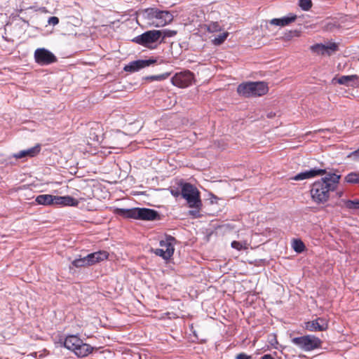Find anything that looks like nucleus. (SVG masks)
Masks as SVG:
<instances>
[{"label": "nucleus", "mask_w": 359, "mask_h": 359, "mask_svg": "<svg viewBox=\"0 0 359 359\" xmlns=\"http://www.w3.org/2000/svg\"><path fill=\"white\" fill-rule=\"evenodd\" d=\"M305 327L311 332L324 331L327 329L328 323L326 319L318 318L314 320L306 323Z\"/></svg>", "instance_id": "obj_12"}, {"label": "nucleus", "mask_w": 359, "mask_h": 359, "mask_svg": "<svg viewBox=\"0 0 359 359\" xmlns=\"http://www.w3.org/2000/svg\"><path fill=\"white\" fill-rule=\"evenodd\" d=\"M48 22L49 25H56L59 23V19L57 17L53 16L48 19Z\"/></svg>", "instance_id": "obj_35"}, {"label": "nucleus", "mask_w": 359, "mask_h": 359, "mask_svg": "<svg viewBox=\"0 0 359 359\" xmlns=\"http://www.w3.org/2000/svg\"><path fill=\"white\" fill-rule=\"evenodd\" d=\"M175 239L172 236H167L164 240L160 241V248L151 251L156 255L161 257L163 259H169L174 253Z\"/></svg>", "instance_id": "obj_7"}, {"label": "nucleus", "mask_w": 359, "mask_h": 359, "mask_svg": "<svg viewBox=\"0 0 359 359\" xmlns=\"http://www.w3.org/2000/svg\"><path fill=\"white\" fill-rule=\"evenodd\" d=\"M108 252L106 251H98L88 254L86 257L90 266L105 260L108 258Z\"/></svg>", "instance_id": "obj_17"}, {"label": "nucleus", "mask_w": 359, "mask_h": 359, "mask_svg": "<svg viewBox=\"0 0 359 359\" xmlns=\"http://www.w3.org/2000/svg\"><path fill=\"white\" fill-rule=\"evenodd\" d=\"M347 158H352L354 161H359V149L350 153Z\"/></svg>", "instance_id": "obj_34"}, {"label": "nucleus", "mask_w": 359, "mask_h": 359, "mask_svg": "<svg viewBox=\"0 0 359 359\" xmlns=\"http://www.w3.org/2000/svg\"><path fill=\"white\" fill-rule=\"evenodd\" d=\"M359 76L358 75L341 76L337 79V82L341 85L347 86L359 87Z\"/></svg>", "instance_id": "obj_15"}, {"label": "nucleus", "mask_w": 359, "mask_h": 359, "mask_svg": "<svg viewBox=\"0 0 359 359\" xmlns=\"http://www.w3.org/2000/svg\"><path fill=\"white\" fill-rule=\"evenodd\" d=\"M293 248L296 252H301L304 249V245L301 241H294Z\"/></svg>", "instance_id": "obj_31"}, {"label": "nucleus", "mask_w": 359, "mask_h": 359, "mask_svg": "<svg viewBox=\"0 0 359 359\" xmlns=\"http://www.w3.org/2000/svg\"><path fill=\"white\" fill-rule=\"evenodd\" d=\"M229 36V32H224L222 34L218 35L212 40V43L215 46H219L222 44Z\"/></svg>", "instance_id": "obj_27"}, {"label": "nucleus", "mask_w": 359, "mask_h": 359, "mask_svg": "<svg viewBox=\"0 0 359 359\" xmlns=\"http://www.w3.org/2000/svg\"><path fill=\"white\" fill-rule=\"evenodd\" d=\"M290 34H292V36L299 37L300 36V32L297 30H294L290 32Z\"/></svg>", "instance_id": "obj_37"}, {"label": "nucleus", "mask_w": 359, "mask_h": 359, "mask_svg": "<svg viewBox=\"0 0 359 359\" xmlns=\"http://www.w3.org/2000/svg\"><path fill=\"white\" fill-rule=\"evenodd\" d=\"M171 193L174 196H177L179 195V193L177 191H172Z\"/></svg>", "instance_id": "obj_39"}, {"label": "nucleus", "mask_w": 359, "mask_h": 359, "mask_svg": "<svg viewBox=\"0 0 359 359\" xmlns=\"http://www.w3.org/2000/svg\"><path fill=\"white\" fill-rule=\"evenodd\" d=\"M72 264L76 268L90 266L86 256L83 257H80L79 258L74 259L72 261Z\"/></svg>", "instance_id": "obj_24"}, {"label": "nucleus", "mask_w": 359, "mask_h": 359, "mask_svg": "<svg viewBox=\"0 0 359 359\" xmlns=\"http://www.w3.org/2000/svg\"><path fill=\"white\" fill-rule=\"evenodd\" d=\"M156 62V60L155 59H149V60H138L133 62H131L129 65L125 66L124 70L126 72H136L142 68L149 67L151 65H153Z\"/></svg>", "instance_id": "obj_11"}, {"label": "nucleus", "mask_w": 359, "mask_h": 359, "mask_svg": "<svg viewBox=\"0 0 359 359\" xmlns=\"http://www.w3.org/2000/svg\"><path fill=\"white\" fill-rule=\"evenodd\" d=\"M116 212L123 217L138 219L139 208L131 209H117Z\"/></svg>", "instance_id": "obj_22"}, {"label": "nucleus", "mask_w": 359, "mask_h": 359, "mask_svg": "<svg viewBox=\"0 0 359 359\" xmlns=\"http://www.w3.org/2000/svg\"><path fill=\"white\" fill-rule=\"evenodd\" d=\"M206 29L208 32L214 33L222 31V27L217 22H211L205 25Z\"/></svg>", "instance_id": "obj_26"}, {"label": "nucleus", "mask_w": 359, "mask_h": 359, "mask_svg": "<svg viewBox=\"0 0 359 359\" xmlns=\"http://www.w3.org/2000/svg\"><path fill=\"white\" fill-rule=\"evenodd\" d=\"M81 344V339L76 335H70L66 337L64 341V346L69 350L75 351Z\"/></svg>", "instance_id": "obj_18"}, {"label": "nucleus", "mask_w": 359, "mask_h": 359, "mask_svg": "<svg viewBox=\"0 0 359 359\" xmlns=\"http://www.w3.org/2000/svg\"><path fill=\"white\" fill-rule=\"evenodd\" d=\"M144 15L149 23L156 27H163L170 23L173 20V16L170 12L160 11L154 8L146 9Z\"/></svg>", "instance_id": "obj_4"}, {"label": "nucleus", "mask_w": 359, "mask_h": 359, "mask_svg": "<svg viewBox=\"0 0 359 359\" xmlns=\"http://www.w3.org/2000/svg\"><path fill=\"white\" fill-rule=\"evenodd\" d=\"M93 350V348L88 344H85L81 340V344L76 348L74 352L78 357H86Z\"/></svg>", "instance_id": "obj_23"}, {"label": "nucleus", "mask_w": 359, "mask_h": 359, "mask_svg": "<svg viewBox=\"0 0 359 359\" xmlns=\"http://www.w3.org/2000/svg\"><path fill=\"white\" fill-rule=\"evenodd\" d=\"M345 181L350 184L359 183V173L358 172H350L345 177Z\"/></svg>", "instance_id": "obj_25"}, {"label": "nucleus", "mask_w": 359, "mask_h": 359, "mask_svg": "<svg viewBox=\"0 0 359 359\" xmlns=\"http://www.w3.org/2000/svg\"><path fill=\"white\" fill-rule=\"evenodd\" d=\"M292 342L306 351L319 348L322 344L321 340L313 335L294 337L292 339Z\"/></svg>", "instance_id": "obj_6"}, {"label": "nucleus", "mask_w": 359, "mask_h": 359, "mask_svg": "<svg viewBox=\"0 0 359 359\" xmlns=\"http://www.w3.org/2000/svg\"><path fill=\"white\" fill-rule=\"evenodd\" d=\"M158 213L156 210L149 208H139L138 219L154 220L156 219Z\"/></svg>", "instance_id": "obj_20"}, {"label": "nucleus", "mask_w": 359, "mask_h": 359, "mask_svg": "<svg viewBox=\"0 0 359 359\" xmlns=\"http://www.w3.org/2000/svg\"><path fill=\"white\" fill-rule=\"evenodd\" d=\"M41 151V146L40 144H36V146L29 148L26 150H22L19 151L18 153L15 154L14 156L16 158H22L24 157H34L36 156Z\"/></svg>", "instance_id": "obj_19"}, {"label": "nucleus", "mask_w": 359, "mask_h": 359, "mask_svg": "<svg viewBox=\"0 0 359 359\" xmlns=\"http://www.w3.org/2000/svg\"><path fill=\"white\" fill-rule=\"evenodd\" d=\"M299 6L303 11H309L312 7V1H299Z\"/></svg>", "instance_id": "obj_33"}, {"label": "nucleus", "mask_w": 359, "mask_h": 359, "mask_svg": "<svg viewBox=\"0 0 359 359\" xmlns=\"http://www.w3.org/2000/svg\"><path fill=\"white\" fill-rule=\"evenodd\" d=\"M261 359H273V358L269 355V354H266L264 355H263Z\"/></svg>", "instance_id": "obj_38"}, {"label": "nucleus", "mask_w": 359, "mask_h": 359, "mask_svg": "<svg viewBox=\"0 0 359 359\" xmlns=\"http://www.w3.org/2000/svg\"><path fill=\"white\" fill-rule=\"evenodd\" d=\"M297 18V15L290 13L288 15L283 16L280 18H273L269 21V23L272 25L285 27L291 23L294 22Z\"/></svg>", "instance_id": "obj_14"}, {"label": "nucleus", "mask_w": 359, "mask_h": 359, "mask_svg": "<svg viewBox=\"0 0 359 359\" xmlns=\"http://www.w3.org/2000/svg\"><path fill=\"white\" fill-rule=\"evenodd\" d=\"M326 170L324 169H311L310 170H306L304 172H302L297 175H296L294 177H292V180L295 181H300L304 180L306 179H311L313 177H315L318 175H323L325 174Z\"/></svg>", "instance_id": "obj_13"}, {"label": "nucleus", "mask_w": 359, "mask_h": 359, "mask_svg": "<svg viewBox=\"0 0 359 359\" xmlns=\"http://www.w3.org/2000/svg\"><path fill=\"white\" fill-rule=\"evenodd\" d=\"M160 34L158 30H149L137 36L132 41L139 45L153 49L156 48L154 44L160 39Z\"/></svg>", "instance_id": "obj_5"}, {"label": "nucleus", "mask_w": 359, "mask_h": 359, "mask_svg": "<svg viewBox=\"0 0 359 359\" xmlns=\"http://www.w3.org/2000/svg\"><path fill=\"white\" fill-rule=\"evenodd\" d=\"M268 91V84L264 81L245 82L238 85L237 88V93L245 97L262 96Z\"/></svg>", "instance_id": "obj_3"}, {"label": "nucleus", "mask_w": 359, "mask_h": 359, "mask_svg": "<svg viewBox=\"0 0 359 359\" xmlns=\"http://www.w3.org/2000/svg\"><path fill=\"white\" fill-rule=\"evenodd\" d=\"M160 34V37L162 36L163 39L167 37H172L175 35H176L177 32L175 30H170V29H163V30H158Z\"/></svg>", "instance_id": "obj_28"}, {"label": "nucleus", "mask_w": 359, "mask_h": 359, "mask_svg": "<svg viewBox=\"0 0 359 359\" xmlns=\"http://www.w3.org/2000/svg\"><path fill=\"white\" fill-rule=\"evenodd\" d=\"M339 49L338 43L335 42H328L326 44L316 43L310 47L312 53L320 55H331Z\"/></svg>", "instance_id": "obj_10"}, {"label": "nucleus", "mask_w": 359, "mask_h": 359, "mask_svg": "<svg viewBox=\"0 0 359 359\" xmlns=\"http://www.w3.org/2000/svg\"><path fill=\"white\" fill-rule=\"evenodd\" d=\"M34 56L35 62L40 65H48L57 61L56 56L44 48H37Z\"/></svg>", "instance_id": "obj_9"}, {"label": "nucleus", "mask_w": 359, "mask_h": 359, "mask_svg": "<svg viewBox=\"0 0 359 359\" xmlns=\"http://www.w3.org/2000/svg\"><path fill=\"white\" fill-rule=\"evenodd\" d=\"M181 196L191 208L188 215L192 218H199L201 216L203 203L198 189L190 183H184L182 184Z\"/></svg>", "instance_id": "obj_2"}, {"label": "nucleus", "mask_w": 359, "mask_h": 359, "mask_svg": "<svg viewBox=\"0 0 359 359\" xmlns=\"http://www.w3.org/2000/svg\"><path fill=\"white\" fill-rule=\"evenodd\" d=\"M55 196L51 194H41L36 197L35 201L39 205L50 206L55 205Z\"/></svg>", "instance_id": "obj_21"}, {"label": "nucleus", "mask_w": 359, "mask_h": 359, "mask_svg": "<svg viewBox=\"0 0 359 359\" xmlns=\"http://www.w3.org/2000/svg\"><path fill=\"white\" fill-rule=\"evenodd\" d=\"M236 359H251V356L248 355L247 354H245L244 353H241L238 354L236 356Z\"/></svg>", "instance_id": "obj_36"}, {"label": "nucleus", "mask_w": 359, "mask_h": 359, "mask_svg": "<svg viewBox=\"0 0 359 359\" xmlns=\"http://www.w3.org/2000/svg\"><path fill=\"white\" fill-rule=\"evenodd\" d=\"M340 175L332 173L315 182L310 191L312 200L317 203L328 201L330 192L337 189Z\"/></svg>", "instance_id": "obj_1"}, {"label": "nucleus", "mask_w": 359, "mask_h": 359, "mask_svg": "<svg viewBox=\"0 0 359 359\" xmlns=\"http://www.w3.org/2000/svg\"><path fill=\"white\" fill-rule=\"evenodd\" d=\"M231 247L238 250H241L243 249L245 250L248 248V244L246 242L241 243L234 241L231 243Z\"/></svg>", "instance_id": "obj_29"}, {"label": "nucleus", "mask_w": 359, "mask_h": 359, "mask_svg": "<svg viewBox=\"0 0 359 359\" xmlns=\"http://www.w3.org/2000/svg\"><path fill=\"white\" fill-rule=\"evenodd\" d=\"M170 75V73L166 72V73L159 74V75L151 76L149 79L151 80H155V81H161V80L166 79L167 78L169 77Z\"/></svg>", "instance_id": "obj_32"}, {"label": "nucleus", "mask_w": 359, "mask_h": 359, "mask_svg": "<svg viewBox=\"0 0 359 359\" xmlns=\"http://www.w3.org/2000/svg\"><path fill=\"white\" fill-rule=\"evenodd\" d=\"M194 81V74L189 71H183L176 73L171 79L172 83L179 88H187Z\"/></svg>", "instance_id": "obj_8"}, {"label": "nucleus", "mask_w": 359, "mask_h": 359, "mask_svg": "<svg viewBox=\"0 0 359 359\" xmlns=\"http://www.w3.org/2000/svg\"><path fill=\"white\" fill-rule=\"evenodd\" d=\"M55 205L73 206L76 207L79 202L70 196H55Z\"/></svg>", "instance_id": "obj_16"}, {"label": "nucleus", "mask_w": 359, "mask_h": 359, "mask_svg": "<svg viewBox=\"0 0 359 359\" xmlns=\"http://www.w3.org/2000/svg\"><path fill=\"white\" fill-rule=\"evenodd\" d=\"M346 207L348 209H359V200L347 201L345 202Z\"/></svg>", "instance_id": "obj_30"}]
</instances>
